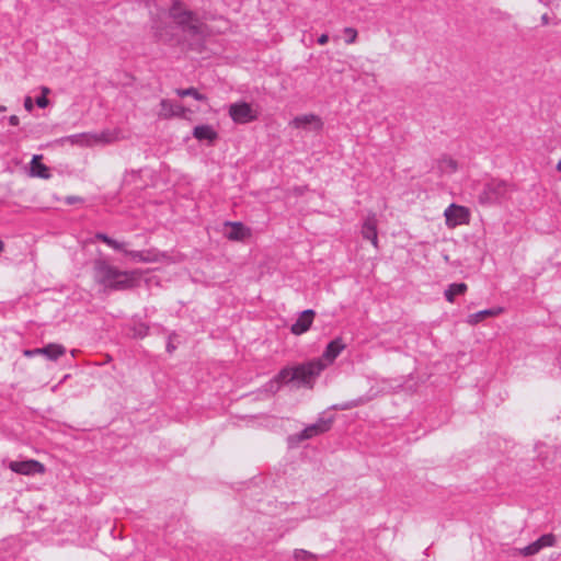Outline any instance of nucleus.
<instances>
[{
  "instance_id": "nucleus-34",
  "label": "nucleus",
  "mask_w": 561,
  "mask_h": 561,
  "mask_svg": "<svg viewBox=\"0 0 561 561\" xmlns=\"http://www.w3.org/2000/svg\"><path fill=\"white\" fill-rule=\"evenodd\" d=\"M3 249H4V244H3V242L0 240V253L3 251Z\"/></svg>"
},
{
  "instance_id": "nucleus-23",
  "label": "nucleus",
  "mask_w": 561,
  "mask_h": 561,
  "mask_svg": "<svg viewBox=\"0 0 561 561\" xmlns=\"http://www.w3.org/2000/svg\"><path fill=\"white\" fill-rule=\"evenodd\" d=\"M467 291L465 283L451 284L445 291V297L449 302H454L456 296L463 295Z\"/></svg>"
},
{
  "instance_id": "nucleus-15",
  "label": "nucleus",
  "mask_w": 561,
  "mask_h": 561,
  "mask_svg": "<svg viewBox=\"0 0 561 561\" xmlns=\"http://www.w3.org/2000/svg\"><path fill=\"white\" fill-rule=\"evenodd\" d=\"M193 136L198 141H205L207 145H214L218 139V133L211 125H197L193 129Z\"/></svg>"
},
{
  "instance_id": "nucleus-35",
  "label": "nucleus",
  "mask_w": 561,
  "mask_h": 561,
  "mask_svg": "<svg viewBox=\"0 0 561 561\" xmlns=\"http://www.w3.org/2000/svg\"><path fill=\"white\" fill-rule=\"evenodd\" d=\"M5 111H7V107L4 105L0 104V112H5Z\"/></svg>"
},
{
  "instance_id": "nucleus-8",
  "label": "nucleus",
  "mask_w": 561,
  "mask_h": 561,
  "mask_svg": "<svg viewBox=\"0 0 561 561\" xmlns=\"http://www.w3.org/2000/svg\"><path fill=\"white\" fill-rule=\"evenodd\" d=\"M558 543V537L552 534L542 535L530 545L517 549V553L523 557H531L540 552L545 548L553 547Z\"/></svg>"
},
{
  "instance_id": "nucleus-21",
  "label": "nucleus",
  "mask_w": 561,
  "mask_h": 561,
  "mask_svg": "<svg viewBox=\"0 0 561 561\" xmlns=\"http://www.w3.org/2000/svg\"><path fill=\"white\" fill-rule=\"evenodd\" d=\"M507 191V186L501 182H492L488 184V192L485 193V197L483 199L485 202H493L499 197L503 196Z\"/></svg>"
},
{
  "instance_id": "nucleus-27",
  "label": "nucleus",
  "mask_w": 561,
  "mask_h": 561,
  "mask_svg": "<svg viewBox=\"0 0 561 561\" xmlns=\"http://www.w3.org/2000/svg\"><path fill=\"white\" fill-rule=\"evenodd\" d=\"M343 33L345 35V42L347 44H354L356 42L358 33L354 27H345L343 30Z\"/></svg>"
},
{
  "instance_id": "nucleus-18",
  "label": "nucleus",
  "mask_w": 561,
  "mask_h": 561,
  "mask_svg": "<svg viewBox=\"0 0 561 561\" xmlns=\"http://www.w3.org/2000/svg\"><path fill=\"white\" fill-rule=\"evenodd\" d=\"M504 312L502 307H494L491 309L482 310L472 314H469L466 322L470 325H476L488 318H494Z\"/></svg>"
},
{
  "instance_id": "nucleus-30",
  "label": "nucleus",
  "mask_w": 561,
  "mask_h": 561,
  "mask_svg": "<svg viewBox=\"0 0 561 561\" xmlns=\"http://www.w3.org/2000/svg\"><path fill=\"white\" fill-rule=\"evenodd\" d=\"M38 352H41V348H35V350H25V351L23 352V354H24V356H26V357H32V356H35V355H41V353H38Z\"/></svg>"
},
{
  "instance_id": "nucleus-11",
  "label": "nucleus",
  "mask_w": 561,
  "mask_h": 561,
  "mask_svg": "<svg viewBox=\"0 0 561 561\" xmlns=\"http://www.w3.org/2000/svg\"><path fill=\"white\" fill-rule=\"evenodd\" d=\"M224 236L231 241H244L251 237V230L241 222H226Z\"/></svg>"
},
{
  "instance_id": "nucleus-19",
  "label": "nucleus",
  "mask_w": 561,
  "mask_h": 561,
  "mask_svg": "<svg viewBox=\"0 0 561 561\" xmlns=\"http://www.w3.org/2000/svg\"><path fill=\"white\" fill-rule=\"evenodd\" d=\"M43 156L35 154L30 163V175L34 178L41 179H49L50 172L48 167H46L43 162Z\"/></svg>"
},
{
  "instance_id": "nucleus-32",
  "label": "nucleus",
  "mask_w": 561,
  "mask_h": 561,
  "mask_svg": "<svg viewBox=\"0 0 561 561\" xmlns=\"http://www.w3.org/2000/svg\"><path fill=\"white\" fill-rule=\"evenodd\" d=\"M9 123L12 126H18L20 124V119L16 115H12L9 117Z\"/></svg>"
},
{
  "instance_id": "nucleus-3",
  "label": "nucleus",
  "mask_w": 561,
  "mask_h": 561,
  "mask_svg": "<svg viewBox=\"0 0 561 561\" xmlns=\"http://www.w3.org/2000/svg\"><path fill=\"white\" fill-rule=\"evenodd\" d=\"M327 368V364L323 360H311L306 364H301L295 367L283 368L274 381L277 383H287L289 381H297L309 388H312L314 379L320 375L322 370Z\"/></svg>"
},
{
  "instance_id": "nucleus-25",
  "label": "nucleus",
  "mask_w": 561,
  "mask_h": 561,
  "mask_svg": "<svg viewBox=\"0 0 561 561\" xmlns=\"http://www.w3.org/2000/svg\"><path fill=\"white\" fill-rule=\"evenodd\" d=\"M176 94L181 98L183 96H193L194 99L198 101H204L206 98L201 94L197 90L190 88V89H178Z\"/></svg>"
},
{
  "instance_id": "nucleus-1",
  "label": "nucleus",
  "mask_w": 561,
  "mask_h": 561,
  "mask_svg": "<svg viewBox=\"0 0 561 561\" xmlns=\"http://www.w3.org/2000/svg\"><path fill=\"white\" fill-rule=\"evenodd\" d=\"M169 16L181 28L185 41L197 47L209 35L207 25L181 1L174 0L169 8Z\"/></svg>"
},
{
  "instance_id": "nucleus-9",
  "label": "nucleus",
  "mask_w": 561,
  "mask_h": 561,
  "mask_svg": "<svg viewBox=\"0 0 561 561\" xmlns=\"http://www.w3.org/2000/svg\"><path fill=\"white\" fill-rule=\"evenodd\" d=\"M9 468L13 472L22 476L44 474L46 471L45 466L42 462L34 459L24 461H11L9 463Z\"/></svg>"
},
{
  "instance_id": "nucleus-36",
  "label": "nucleus",
  "mask_w": 561,
  "mask_h": 561,
  "mask_svg": "<svg viewBox=\"0 0 561 561\" xmlns=\"http://www.w3.org/2000/svg\"><path fill=\"white\" fill-rule=\"evenodd\" d=\"M557 170H559V171L561 170V161H559V162L557 163Z\"/></svg>"
},
{
  "instance_id": "nucleus-28",
  "label": "nucleus",
  "mask_w": 561,
  "mask_h": 561,
  "mask_svg": "<svg viewBox=\"0 0 561 561\" xmlns=\"http://www.w3.org/2000/svg\"><path fill=\"white\" fill-rule=\"evenodd\" d=\"M295 558L297 560H300V561H305V560H308V559H313V556L306 551V550H298L295 552Z\"/></svg>"
},
{
  "instance_id": "nucleus-16",
  "label": "nucleus",
  "mask_w": 561,
  "mask_h": 561,
  "mask_svg": "<svg viewBox=\"0 0 561 561\" xmlns=\"http://www.w3.org/2000/svg\"><path fill=\"white\" fill-rule=\"evenodd\" d=\"M313 318H314V312L312 310H305L299 316L297 321L291 325V328H290L291 333L295 335H300V334L307 332L313 322Z\"/></svg>"
},
{
  "instance_id": "nucleus-29",
  "label": "nucleus",
  "mask_w": 561,
  "mask_h": 561,
  "mask_svg": "<svg viewBox=\"0 0 561 561\" xmlns=\"http://www.w3.org/2000/svg\"><path fill=\"white\" fill-rule=\"evenodd\" d=\"M33 100L31 96H26L24 99V108L27 111V112H32L33 111Z\"/></svg>"
},
{
  "instance_id": "nucleus-2",
  "label": "nucleus",
  "mask_w": 561,
  "mask_h": 561,
  "mask_svg": "<svg viewBox=\"0 0 561 561\" xmlns=\"http://www.w3.org/2000/svg\"><path fill=\"white\" fill-rule=\"evenodd\" d=\"M142 271H121L105 260L94 262L95 280L105 288L113 290H126L138 285Z\"/></svg>"
},
{
  "instance_id": "nucleus-12",
  "label": "nucleus",
  "mask_w": 561,
  "mask_h": 561,
  "mask_svg": "<svg viewBox=\"0 0 561 561\" xmlns=\"http://www.w3.org/2000/svg\"><path fill=\"white\" fill-rule=\"evenodd\" d=\"M96 239L106 243L114 250L122 251L133 262H142L144 251H128L124 242H118L103 233H98Z\"/></svg>"
},
{
  "instance_id": "nucleus-10",
  "label": "nucleus",
  "mask_w": 561,
  "mask_h": 561,
  "mask_svg": "<svg viewBox=\"0 0 561 561\" xmlns=\"http://www.w3.org/2000/svg\"><path fill=\"white\" fill-rule=\"evenodd\" d=\"M188 108L168 99L160 102L157 115L162 119H170L172 117H186Z\"/></svg>"
},
{
  "instance_id": "nucleus-33",
  "label": "nucleus",
  "mask_w": 561,
  "mask_h": 561,
  "mask_svg": "<svg viewBox=\"0 0 561 561\" xmlns=\"http://www.w3.org/2000/svg\"><path fill=\"white\" fill-rule=\"evenodd\" d=\"M541 20H542V24H548V22H549V16H548L547 14H543V15H542V18H541Z\"/></svg>"
},
{
  "instance_id": "nucleus-4",
  "label": "nucleus",
  "mask_w": 561,
  "mask_h": 561,
  "mask_svg": "<svg viewBox=\"0 0 561 561\" xmlns=\"http://www.w3.org/2000/svg\"><path fill=\"white\" fill-rule=\"evenodd\" d=\"M123 134L119 129H104L102 131H85L66 136L59 141L64 146H73L80 148H92L95 146H105L122 140Z\"/></svg>"
},
{
  "instance_id": "nucleus-6",
  "label": "nucleus",
  "mask_w": 561,
  "mask_h": 561,
  "mask_svg": "<svg viewBox=\"0 0 561 561\" xmlns=\"http://www.w3.org/2000/svg\"><path fill=\"white\" fill-rule=\"evenodd\" d=\"M289 125L296 129L318 133L322 130L324 123L319 115L313 113H306L294 117Z\"/></svg>"
},
{
  "instance_id": "nucleus-31",
  "label": "nucleus",
  "mask_w": 561,
  "mask_h": 561,
  "mask_svg": "<svg viewBox=\"0 0 561 561\" xmlns=\"http://www.w3.org/2000/svg\"><path fill=\"white\" fill-rule=\"evenodd\" d=\"M328 42H329V35L328 34H322V35H320L318 37V44L319 45L323 46V45L328 44Z\"/></svg>"
},
{
  "instance_id": "nucleus-5",
  "label": "nucleus",
  "mask_w": 561,
  "mask_h": 561,
  "mask_svg": "<svg viewBox=\"0 0 561 561\" xmlns=\"http://www.w3.org/2000/svg\"><path fill=\"white\" fill-rule=\"evenodd\" d=\"M444 217L446 226L449 229H454L458 226L469 225L471 213L465 206L451 204L445 209Z\"/></svg>"
},
{
  "instance_id": "nucleus-14",
  "label": "nucleus",
  "mask_w": 561,
  "mask_h": 561,
  "mask_svg": "<svg viewBox=\"0 0 561 561\" xmlns=\"http://www.w3.org/2000/svg\"><path fill=\"white\" fill-rule=\"evenodd\" d=\"M344 348L345 344L343 343L342 339H335L328 344L322 357L318 358L317 360H323L328 367L336 359V357L342 353Z\"/></svg>"
},
{
  "instance_id": "nucleus-7",
  "label": "nucleus",
  "mask_w": 561,
  "mask_h": 561,
  "mask_svg": "<svg viewBox=\"0 0 561 561\" xmlns=\"http://www.w3.org/2000/svg\"><path fill=\"white\" fill-rule=\"evenodd\" d=\"M229 114L233 122L245 124L257 118V110L249 103H236L229 108Z\"/></svg>"
},
{
  "instance_id": "nucleus-22",
  "label": "nucleus",
  "mask_w": 561,
  "mask_h": 561,
  "mask_svg": "<svg viewBox=\"0 0 561 561\" xmlns=\"http://www.w3.org/2000/svg\"><path fill=\"white\" fill-rule=\"evenodd\" d=\"M437 165H438V170L443 174H451V173L456 172V170L458 169L457 161L450 157L440 158L438 160Z\"/></svg>"
},
{
  "instance_id": "nucleus-24",
  "label": "nucleus",
  "mask_w": 561,
  "mask_h": 561,
  "mask_svg": "<svg viewBox=\"0 0 561 561\" xmlns=\"http://www.w3.org/2000/svg\"><path fill=\"white\" fill-rule=\"evenodd\" d=\"M168 260V256L163 253H160L156 250H145L144 251V263H154V262H164Z\"/></svg>"
},
{
  "instance_id": "nucleus-26",
  "label": "nucleus",
  "mask_w": 561,
  "mask_h": 561,
  "mask_svg": "<svg viewBox=\"0 0 561 561\" xmlns=\"http://www.w3.org/2000/svg\"><path fill=\"white\" fill-rule=\"evenodd\" d=\"M50 93V90L47 87L42 88V95L36 99L37 106L45 108L49 105V100L47 95Z\"/></svg>"
},
{
  "instance_id": "nucleus-13",
  "label": "nucleus",
  "mask_w": 561,
  "mask_h": 561,
  "mask_svg": "<svg viewBox=\"0 0 561 561\" xmlns=\"http://www.w3.org/2000/svg\"><path fill=\"white\" fill-rule=\"evenodd\" d=\"M377 226L378 220L374 214L368 215L362 226L363 238L369 240L375 249L379 248Z\"/></svg>"
},
{
  "instance_id": "nucleus-20",
  "label": "nucleus",
  "mask_w": 561,
  "mask_h": 561,
  "mask_svg": "<svg viewBox=\"0 0 561 561\" xmlns=\"http://www.w3.org/2000/svg\"><path fill=\"white\" fill-rule=\"evenodd\" d=\"M39 353L50 360H57L59 357L66 354V347L61 344L49 343L46 346L41 347Z\"/></svg>"
},
{
  "instance_id": "nucleus-17",
  "label": "nucleus",
  "mask_w": 561,
  "mask_h": 561,
  "mask_svg": "<svg viewBox=\"0 0 561 561\" xmlns=\"http://www.w3.org/2000/svg\"><path fill=\"white\" fill-rule=\"evenodd\" d=\"M331 427V421L327 420H320L317 423L306 427L302 433L297 436V442L309 439L313 436H317L319 434H322L327 431H329Z\"/></svg>"
}]
</instances>
